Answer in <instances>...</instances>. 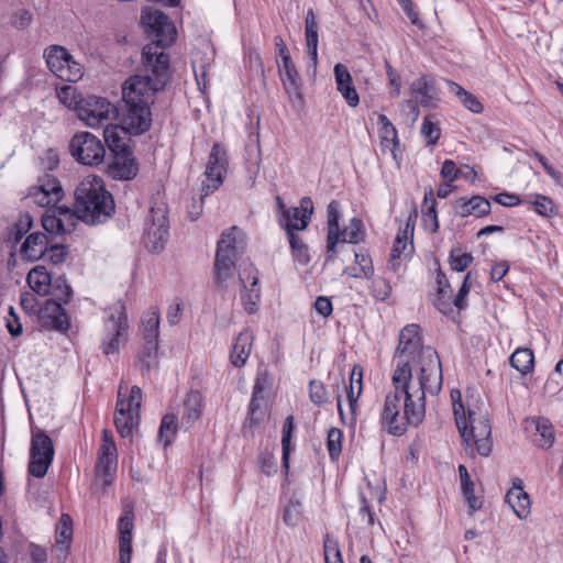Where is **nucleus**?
<instances>
[{"instance_id":"1","label":"nucleus","mask_w":563,"mask_h":563,"mask_svg":"<svg viewBox=\"0 0 563 563\" xmlns=\"http://www.w3.org/2000/svg\"><path fill=\"white\" fill-rule=\"evenodd\" d=\"M417 324L406 325L399 334L391 377L394 390L385 397L380 411L384 430L402 435L409 426L418 427L426 416L427 394L442 389V367L437 351L423 347Z\"/></svg>"},{"instance_id":"2","label":"nucleus","mask_w":563,"mask_h":563,"mask_svg":"<svg viewBox=\"0 0 563 563\" xmlns=\"http://www.w3.org/2000/svg\"><path fill=\"white\" fill-rule=\"evenodd\" d=\"M141 20L146 31L155 36V41L143 47L142 60L146 71L153 75H134L125 80L122 87V99L125 104L123 123L130 134L139 135L147 131L152 124L151 106L155 95L168 80L169 56L164 48L176 40V27L169 18L159 10L145 8Z\"/></svg>"},{"instance_id":"3","label":"nucleus","mask_w":563,"mask_h":563,"mask_svg":"<svg viewBox=\"0 0 563 563\" xmlns=\"http://www.w3.org/2000/svg\"><path fill=\"white\" fill-rule=\"evenodd\" d=\"M453 413L459 432L466 450H475L482 456H488L493 449L492 426L487 410L478 400L462 401L459 389L451 391Z\"/></svg>"},{"instance_id":"4","label":"nucleus","mask_w":563,"mask_h":563,"mask_svg":"<svg viewBox=\"0 0 563 563\" xmlns=\"http://www.w3.org/2000/svg\"><path fill=\"white\" fill-rule=\"evenodd\" d=\"M74 212L87 224L106 222L114 212L112 195L106 189L101 177L88 175L74 191Z\"/></svg>"},{"instance_id":"5","label":"nucleus","mask_w":563,"mask_h":563,"mask_svg":"<svg viewBox=\"0 0 563 563\" xmlns=\"http://www.w3.org/2000/svg\"><path fill=\"white\" fill-rule=\"evenodd\" d=\"M244 249L243 232L232 227L222 232L214 258V280L219 288L228 290L234 284L235 261Z\"/></svg>"},{"instance_id":"6","label":"nucleus","mask_w":563,"mask_h":563,"mask_svg":"<svg viewBox=\"0 0 563 563\" xmlns=\"http://www.w3.org/2000/svg\"><path fill=\"white\" fill-rule=\"evenodd\" d=\"M341 219L340 203L332 200L327 207V254L328 260L336 255L339 243L358 244L364 241L365 232L362 220L352 218L344 229L339 225Z\"/></svg>"},{"instance_id":"7","label":"nucleus","mask_w":563,"mask_h":563,"mask_svg":"<svg viewBox=\"0 0 563 563\" xmlns=\"http://www.w3.org/2000/svg\"><path fill=\"white\" fill-rule=\"evenodd\" d=\"M142 390L139 386H129L121 382L118 389V400L114 412V424L122 438L132 437L141 421Z\"/></svg>"},{"instance_id":"8","label":"nucleus","mask_w":563,"mask_h":563,"mask_svg":"<svg viewBox=\"0 0 563 563\" xmlns=\"http://www.w3.org/2000/svg\"><path fill=\"white\" fill-rule=\"evenodd\" d=\"M126 332L128 318L125 308L121 301H117L106 310L101 342L103 353L109 355L118 352L121 341L126 336Z\"/></svg>"},{"instance_id":"9","label":"nucleus","mask_w":563,"mask_h":563,"mask_svg":"<svg viewBox=\"0 0 563 563\" xmlns=\"http://www.w3.org/2000/svg\"><path fill=\"white\" fill-rule=\"evenodd\" d=\"M78 118L89 128H101L114 121L119 111L107 98L87 96L80 99Z\"/></svg>"},{"instance_id":"10","label":"nucleus","mask_w":563,"mask_h":563,"mask_svg":"<svg viewBox=\"0 0 563 563\" xmlns=\"http://www.w3.org/2000/svg\"><path fill=\"white\" fill-rule=\"evenodd\" d=\"M169 232L167 210L164 203L151 207L145 219L144 245L150 252H161L167 242Z\"/></svg>"},{"instance_id":"11","label":"nucleus","mask_w":563,"mask_h":563,"mask_svg":"<svg viewBox=\"0 0 563 563\" xmlns=\"http://www.w3.org/2000/svg\"><path fill=\"white\" fill-rule=\"evenodd\" d=\"M54 459L52 439L41 429H32L29 473L42 478L46 475Z\"/></svg>"},{"instance_id":"12","label":"nucleus","mask_w":563,"mask_h":563,"mask_svg":"<svg viewBox=\"0 0 563 563\" xmlns=\"http://www.w3.org/2000/svg\"><path fill=\"white\" fill-rule=\"evenodd\" d=\"M44 57L49 70L59 79L75 82L82 77L81 65L63 46H49L45 49Z\"/></svg>"},{"instance_id":"13","label":"nucleus","mask_w":563,"mask_h":563,"mask_svg":"<svg viewBox=\"0 0 563 563\" xmlns=\"http://www.w3.org/2000/svg\"><path fill=\"white\" fill-rule=\"evenodd\" d=\"M70 152L78 163L88 166L101 164L106 155L102 142L90 132L76 133L70 141Z\"/></svg>"},{"instance_id":"14","label":"nucleus","mask_w":563,"mask_h":563,"mask_svg":"<svg viewBox=\"0 0 563 563\" xmlns=\"http://www.w3.org/2000/svg\"><path fill=\"white\" fill-rule=\"evenodd\" d=\"M227 165L228 158L224 147L219 143H214L209 154L205 170L202 196H208L222 185L223 177L227 172Z\"/></svg>"},{"instance_id":"15","label":"nucleus","mask_w":563,"mask_h":563,"mask_svg":"<svg viewBox=\"0 0 563 563\" xmlns=\"http://www.w3.org/2000/svg\"><path fill=\"white\" fill-rule=\"evenodd\" d=\"M346 389L347 410L343 408L342 398L336 396L339 416L346 426H354L356 422V412L358 399L363 391V369L361 366H354L350 377V385Z\"/></svg>"},{"instance_id":"16","label":"nucleus","mask_w":563,"mask_h":563,"mask_svg":"<svg viewBox=\"0 0 563 563\" xmlns=\"http://www.w3.org/2000/svg\"><path fill=\"white\" fill-rule=\"evenodd\" d=\"M241 284V300L247 313H255L258 309L261 299V288L258 286V272L252 265H245L239 272Z\"/></svg>"},{"instance_id":"17","label":"nucleus","mask_w":563,"mask_h":563,"mask_svg":"<svg viewBox=\"0 0 563 563\" xmlns=\"http://www.w3.org/2000/svg\"><path fill=\"white\" fill-rule=\"evenodd\" d=\"M277 202L283 209L280 224L286 230L287 234H289V232L303 230L308 227L313 211V203L309 197L302 198L299 207L289 209L285 208L279 197L277 198Z\"/></svg>"},{"instance_id":"18","label":"nucleus","mask_w":563,"mask_h":563,"mask_svg":"<svg viewBox=\"0 0 563 563\" xmlns=\"http://www.w3.org/2000/svg\"><path fill=\"white\" fill-rule=\"evenodd\" d=\"M64 197V190L59 180L45 174L38 178V185L30 194L29 198L43 208L55 207Z\"/></svg>"},{"instance_id":"19","label":"nucleus","mask_w":563,"mask_h":563,"mask_svg":"<svg viewBox=\"0 0 563 563\" xmlns=\"http://www.w3.org/2000/svg\"><path fill=\"white\" fill-rule=\"evenodd\" d=\"M74 210L68 207H58L47 210L42 216V225L44 230L52 234L70 233L78 221Z\"/></svg>"},{"instance_id":"20","label":"nucleus","mask_w":563,"mask_h":563,"mask_svg":"<svg viewBox=\"0 0 563 563\" xmlns=\"http://www.w3.org/2000/svg\"><path fill=\"white\" fill-rule=\"evenodd\" d=\"M411 101H415L420 107L434 109L440 101L439 93L435 87V81L431 76H420L415 79L409 87Z\"/></svg>"},{"instance_id":"21","label":"nucleus","mask_w":563,"mask_h":563,"mask_svg":"<svg viewBox=\"0 0 563 563\" xmlns=\"http://www.w3.org/2000/svg\"><path fill=\"white\" fill-rule=\"evenodd\" d=\"M118 453L112 434L108 430L102 431V443L98 452L97 473L102 474L104 482L109 483L117 470Z\"/></svg>"},{"instance_id":"22","label":"nucleus","mask_w":563,"mask_h":563,"mask_svg":"<svg viewBox=\"0 0 563 563\" xmlns=\"http://www.w3.org/2000/svg\"><path fill=\"white\" fill-rule=\"evenodd\" d=\"M38 322L44 329L67 330L69 320L62 303L56 300H46L38 310Z\"/></svg>"},{"instance_id":"23","label":"nucleus","mask_w":563,"mask_h":563,"mask_svg":"<svg viewBox=\"0 0 563 563\" xmlns=\"http://www.w3.org/2000/svg\"><path fill=\"white\" fill-rule=\"evenodd\" d=\"M278 73L284 89L291 101L301 100V85L299 74L290 56H285L278 63Z\"/></svg>"},{"instance_id":"24","label":"nucleus","mask_w":563,"mask_h":563,"mask_svg":"<svg viewBox=\"0 0 563 563\" xmlns=\"http://www.w3.org/2000/svg\"><path fill=\"white\" fill-rule=\"evenodd\" d=\"M492 205L483 196L475 195L471 198H459L453 205V212L461 218L475 217L482 218L490 213Z\"/></svg>"},{"instance_id":"25","label":"nucleus","mask_w":563,"mask_h":563,"mask_svg":"<svg viewBox=\"0 0 563 563\" xmlns=\"http://www.w3.org/2000/svg\"><path fill=\"white\" fill-rule=\"evenodd\" d=\"M133 511L124 509L119 519V560L120 563H131L132 556V531H133Z\"/></svg>"},{"instance_id":"26","label":"nucleus","mask_w":563,"mask_h":563,"mask_svg":"<svg viewBox=\"0 0 563 563\" xmlns=\"http://www.w3.org/2000/svg\"><path fill=\"white\" fill-rule=\"evenodd\" d=\"M333 74L336 90L350 107L355 108L360 103V97L354 87L350 70L345 65L339 63L334 65Z\"/></svg>"},{"instance_id":"27","label":"nucleus","mask_w":563,"mask_h":563,"mask_svg":"<svg viewBox=\"0 0 563 563\" xmlns=\"http://www.w3.org/2000/svg\"><path fill=\"white\" fill-rule=\"evenodd\" d=\"M413 227L408 222L406 227L397 233L394 242V246L390 253L389 265L390 268L396 272L399 263L397 261L401 258H408L413 251Z\"/></svg>"},{"instance_id":"28","label":"nucleus","mask_w":563,"mask_h":563,"mask_svg":"<svg viewBox=\"0 0 563 563\" xmlns=\"http://www.w3.org/2000/svg\"><path fill=\"white\" fill-rule=\"evenodd\" d=\"M506 503L519 519H526L530 515V498L523 490L521 479L514 482L512 487L506 494Z\"/></svg>"},{"instance_id":"29","label":"nucleus","mask_w":563,"mask_h":563,"mask_svg":"<svg viewBox=\"0 0 563 563\" xmlns=\"http://www.w3.org/2000/svg\"><path fill=\"white\" fill-rule=\"evenodd\" d=\"M73 540V520L69 515L62 514L55 530V542L58 560H65Z\"/></svg>"},{"instance_id":"30","label":"nucleus","mask_w":563,"mask_h":563,"mask_svg":"<svg viewBox=\"0 0 563 563\" xmlns=\"http://www.w3.org/2000/svg\"><path fill=\"white\" fill-rule=\"evenodd\" d=\"M378 136L383 153H390L396 158V150L399 144L398 133L394 124L385 114L377 115Z\"/></svg>"},{"instance_id":"31","label":"nucleus","mask_w":563,"mask_h":563,"mask_svg":"<svg viewBox=\"0 0 563 563\" xmlns=\"http://www.w3.org/2000/svg\"><path fill=\"white\" fill-rule=\"evenodd\" d=\"M203 407V397L198 390H190L185 400L181 413V427L190 429L200 418Z\"/></svg>"},{"instance_id":"32","label":"nucleus","mask_w":563,"mask_h":563,"mask_svg":"<svg viewBox=\"0 0 563 563\" xmlns=\"http://www.w3.org/2000/svg\"><path fill=\"white\" fill-rule=\"evenodd\" d=\"M253 346V334L244 330L235 338L230 353V362L235 367L245 365Z\"/></svg>"},{"instance_id":"33","label":"nucleus","mask_w":563,"mask_h":563,"mask_svg":"<svg viewBox=\"0 0 563 563\" xmlns=\"http://www.w3.org/2000/svg\"><path fill=\"white\" fill-rule=\"evenodd\" d=\"M103 137L104 142L108 145L109 150L117 155H123L128 151V145L124 141V134L128 132L126 125L119 126L118 124H113L109 122L103 125Z\"/></svg>"},{"instance_id":"34","label":"nucleus","mask_w":563,"mask_h":563,"mask_svg":"<svg viewBox=\"0 0 563 563\" xmlns=\"http://www.w3.org/2000/svg\"><path fill=\"white\" fill-rule=\"evenodd\" d=\"M48 240L42 232L31 233L21 246L22 255L30 261L40 260L47 250Z\"/></svg>"},{"instance_id":"35","label":"nucleus","mask_w":563,"mask_h":563,"mask_svg":"<svg viewBox=\"0 0 563 563\" xmlns=\"http://www.w3.org/2000/svg\"><path fill=\"white\" fill-rule=\"evenodd\" d=\"M27 284L40 296L48 295L52 286V276L44 266H35L27 274Z\"/></svg>"},{"instance_id":"36","label":"nucleus","mask_w":563,"mask_h":563,"mask_svg":"<svg viewBox=\"0 0 563 563\" xmlns=\"http://www.w3.org/2000/svg\"><path fill=\"white\" fill-rule=\"evenodd\" d=\"M305 35L307 53L311 57L314 65L318 60V22L312 9H309L305 21Z\"/></svg>"},{"instance_id":"37","label":"nucleus","mask_w":563,"mask_h":563,"mask_svg":"<svg viewBox=\"0 0 563 563\" xmlns=\"http://www.w3.org/2000/svg\"><path fill=\"white\" fill-rule=\"evenodd\" d=\"M530 426H533L539 439H537L538 445L542 449H550L554 443V429L551 422L544 418H533L528 420Z\"/></svg>"},{"instance_id":"38","label":"nucleus","mask_w":563,"mask_h":563,"mask_svg":"<svg viewBox=\"0 0 563 563\" xmlns=\"http://www.w3.org/2000/svg\"><path fill=\"white\" fill-rule=\"evenodd\" d=\"M437 201L432 190L426 192L421 205L422 220L424 227L432 233L439 229L438 213L435 210Z\"/></svg>"},{"instance_id":"39","label":"nucleus","mask_w":563,"mask_h":563,"mask_svg":"<svg viewBox=\"0 0 563 563\" xmlns=\"http://www.w3.org/2000/svg\"><path fill=\"white\" fill-rule=\"evenodd\" d=\"M139 167L134 158L125 157L124 154L115 159L111 167L114 178L130 180L137 174Z\"/></svg>"},{"instance_id":"40","label":"nucleus","mask_w":563,"mask_h":563,"mask_svg":"<svg viewBox=\"0 0 563 563\" xmlns=\"http://www.w3.org/2000/svg\"><path fill=\"white\" fill-rule=\"evenodd\" d=\"M459 474L461 478L463 495L468 507L472 509V511L478 510L482 507V503L474 494V483L472 482L465 465H459Z\"/></svg>"},{"instance_id":"41","label":"nucleus","mask_w":563,"mask_h":563,"mask_svg":"<svg viewBox=\"0 0 563 563\" xmlns=\"http://www.w3.org/2000/svg\"><path fill=\"white\" fill-rule=\"evenodd\" d=\"M510 364L521 374H528L533 369L534 355L532 350L518 347L510 356Z\"/></svg>"},{"instance_id":"42","label":"nucleus","mask_w":563,"mask_h":563,"mask_svg":"<svg viewBox=\"0 0 563 563\" xmlns=\"http://www.w3.org/2000/svg\"><path fill=\"white\" fill-rule=\"evenodd\" d=\"M177 416L174 413L165 415L162 418L158 430V442L162 443L164 448L173 443L177 432Z\"/></svg>"},{"instance_id":"43","label":"nucleus","mask_w":563,"mask_h":563,"mask_svg":"<svg viewBox=\"0 0 563 563\" xmlns=\"http://www.w3.org/2000/svg\"><path fill=\"white\" fill-rule=\"evenodd\" d=\"M142 332L144 339H158L159 313L155 308L147 310L142 317Z\"/></svg>"},{"instance_id":"44","label":"nucleus","mask_w":563,"mask_h":563,"mask_svg":"<svg viewBox=\"0 0 563 563\" xmlns=\"http://www.w3.org/2000/svg\"><path fill=\"white\" fill-rule=\"evenodd\" d=\"M294 417L288 416L283 424L282 430V449H283V466L288 470L289 467V455H290V441L294 431Z\"/></svg>"},{"instance_id":"45","label":"nucleus","mask_w":563,"mask_h":563,"mask_svg":"<svg viewBox=\"0 0 563 563\" xmlns=\"http://www.w3.org/2000/svg\"><path fill=\"white\" fill-rule=\"evenodd\" d=\"M421 135L427 140L428 145H434L439 141L441 130L433 114L424 117L421 124Z\"/></svg>"},{"instance_id":"46","label":"nucleus","mask_w":563,"mask_h":563,"mask_svg":"<svg viewBox=\"0 0 563 563\" xmlns=\"http://www.w3.org/2000/svg\"><path fill=\"white\" fill-rule=\"evenodd\" d=\"M288 240L294 257L301 264L307 265L310 262L308 246L295 232H289Z\"/></svg>"},{"instance_id":"47","label":"nucleus","mask_w":563,"mask_h":563,"mask_svg":"<svg viewBox=\"0 0 563 563\" xmlns=\"http://www.w3.org/2000/svg\"><path fill=\"white\" fill-rule=\"evenodd\" d=\"M309 398L316 406H323L329 402L330 394L321 380L312 379L309 383Z\"/></svg>"},{"instance_id":"48","label":"nucleus","mask_w":563,"mask_h":563,"mask_svg":"<svg viewBox=\"0 0 563 563\" xmlns=\"http://www.w3.org/2000/svg\"><path fill=\"white\" fill-rule=\"evenodd\" d=\"M58 100L68 109H74L78 112V107L81 97L77 93L76 88L65 85L56 91Z\"/></svg>"},{"instance_id":"49","label":"nucleus","mask_w":563,"mask_h":563,"mask_svg":"<svg viewBox=\"0 0 563 563\" xmlns=\"http://www.w3.org/2000/svg\"><path fill=\"white\" fill-rule=\"evenodd\" d=\"M49 294L53 295V300L66 303L70 299L73 291L65 277L59 276L52 280Z\"/></svg>"},{"instance_id":"50","label":"nucleus","mask_w":563,"mask_h":563,"mask_svg":"<svg viewBox=\"0 0 563 563\" xmlns=\"http://www.w3.org/2000/svg\"><path fill=\"white\" fill-rule=\"evenodd\" d=\"M342 431L338 428H330L327 435V449L332 460H336L342 452Z\"/></svg>"},{"instance_id":"51","label":"nucleus","mask_w":563,"mask_h":563,"mask_svg":"<svg viewBox=\"0 0 563 563\" xmlns=\"http://www.w3.org/2000/svg\"><path fill=\"white\" fill-rule=\"evenodd\" d=\"M473 262V255L463 252L460 249L452 250L450 253V265L455 272H464Z\"/></svg>"},{"instance_id":"52","label":"nucleus","mask_w":563,"mask_h":563,"mask_svg":"<svg viewBox=\"0 0 563 563\" xmlns=\"http://www.w3.org/2000/svg\"><path fill=\"white\" fill-rule=\"evenodd\" d=\"M371 294L376 300L385 301L391 294V286L387 279L375 277L372 280Z\"/></svg>"},{"instance_id":"53","label":"nucleus","mask_w":563,"mask_h":563,"mask_svg":"<svg viewBox=\"0 0 563 563\" xmlns=\"http://www.w3.org/2000/svg\"><path fill=\"white\" fill-rule=\"evenodd\" d=\"M301 518V504L298 500H290L284 509V522L289 527H296Z\"/></svg>"},{"instance_id":"54","label":"nucleus","mask_w":563,"mask_h":563,"mask_svg":"<svg viewBox=\"0 0 563 563\" xmlns=\"http://www.w3.org/2000/svg\"><path fill=\"white\" fill-rule=\"evenodd\" d=\"M323 550H324V559L325 563H331L333 561H340L342 559L341 552L339 549V543L336 539L327 534L323 540Z\"/></svg>"},{"instance_id":"55","label":"nucleus","mask_w":563,"mask_h":563,"mask_svg":"<svg viewBox=\"0 0 563 563\" xmlns=\"http://www.w3.org/2000/svg\"><path fill=\"white\" fill-rule=\"evenodd\" d=\"M354 264L358 267L360 274L366 279L372 277L374 273L372 258L362 252H356L354 255Z\"/></svg>"},{"instance_id":"56","label":"nucleus","mask_w":563,"mask_h":563,"mask_svg":"<svg viewBox=\"0 0 563 563\" xmlns=\"http://www.w3.org/2000/svg\"><path fill=\"white\" fill-rule=\"evenodd\" d=\"M144 341H145V344H144V349H143V355L141 357V363L146 368H150L153 364V361L156 357L157 339H152V340L144 339Z\"/></svg>"},{"instance_id":"57","label":"nucleus","mask_w":563,"mask_h":563,"mask_svg":"<svg viewBox=\"0 0 563 563\" xmlns=\"http://www.w3.org/2000/svg\"><path fill=\"white\" fill-rule=\"evenodd\" d=\"M441 177L446 183H453L460 177L461 169L457 168L456 164L451 159H445L441 167Z\"/></svg>"},{"instance_id":"58","label":"nucleus","mask_w":563,"mask_h":563,"mask_svg":"<svg viewBox=\"0 0 563 563\" xmlns=\"http://www.w3.org/2000/svg\"><path fill=\"white\" fill-rule=\"evenodd\" d=\"M536 212L540 216H551L553 213V202L550 198L543 195H536L533 200Z\"/></svg>"},{"instance_id":"59","label":"nucleus","mask_w":563,"mask_h":563,"mask_svg":"<svg viewBox=\"0 0 563 563\" xmlns=\"http://www.w3.org/2000/svg\"><path fill=\"white\" fill-rule=\"evenodd\" d=\"M32 22V13L26 9L16 10L13 15L11 23L18 30L27 27Z\"/></svg>"},{"instance_id":"60","label":"nucleus","mask_w":563,"mask_h":563,"mask_svg":"<svg viewBox=\"0 0 563 563\" xmlns=\"http://www.w3.org/2000/svg\"><path fill=\"white\" fill-rule=\"evenodd\" d=\"M5 327L12 336H19L20 334H22V324L12 307H10Z\"/></svg>"},{"instance_id":"61","label":"nucleus","mask_w":563,"mask_h":563,"mask_svg":"<svg viewBox=\"0 0 563 563\" xmlns=\"http://www.w3.org/2000/svg\"><path fill=\"white\" fill-rule=\"evenodd\" d=\"M470 278H471V274L468 273L465 276L464 282L453 301L454 306L460 310L464 309L467 306L466 297L468 296V292H470V285H468Z\"/></svg>"},{"instance_id":"62","label":"nucleus","mask_w":563,"mask_h":563,"mask_svg":"<svg viewBox=\"0 0 563 563\" xmlns=\"http://www.w3.org/2000/svg\"><path fill=\"white\" fill-rule=\"evenodd\" d=\"M27 551L30 553V556H31V560H32L33 563H44V562H46V560H47V550H46V548H44L42 545H38V544H35V543H30Z\"/></svg>"},{"instance_id":"63","label":"nucleus","mask_w":563,"mask_h":563,"mask_svg":"<svg viewBox=\"0 0 563 563\" xmlns=\"http://www.w3.org/2000/svg\"><path fill=\"white\" fill-rule=\"evenodd\" d=\"M314 309L320 316L327 318L332 313L333 307L329 298L320 296L314 301Z\"/></svg>"},{"instance_id":"64","label":"nucleus","mask_w":563,"mask_h":563,"mask_svg":"<svg viewBox=\"0 0 563 563\" xmlns=\"http://www.w3.org/2000/svg\"><path fill=\"white\" fill-rule=\"evenodd\" d=\"M461 103L473 113H481L484 109L482 102L471 92L466 93Z\"/></svg>"}]
</instances>
